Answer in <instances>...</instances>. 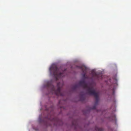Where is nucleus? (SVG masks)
Returning <instances> with one entry per match:
<instances>
[{
  "mask_svg": "<svg viewBox=\"0 0 131 131\" xmlns=\"http://www.w3.org/2000/svg\"><path fill=\"white\" fill-rule=\"evenodd\" d=\"M79 85L82 86L84 89H87L88 94L91 95H93L95 97V105L93 107L92 109H95L96 108V106L98 104L99 100L98 93L95 92L93 87H89L85 82L84 80L80 81L79 82Z\"/></svg>",
  "mask_w": 131,
  "mask_h": 131,
  "instance_id": "1",
  "label": "nucleus"
},
{
  "mask_svg": "<svg viewBox=\"0 0 131 131\" xmlns=\"http://www.w3.org/2000/svg\"><path fill=\"white\" fill-rule=\"evenodd\" d=\"M63 84H61L60 83H57V89L56 90V88L52 84L51 81L48 82L45 86L47 87L50 89V91L52 93H53L57 96H63L64 94L61 92V86L63 85Z\"/></svg>",
  "mask_w": 131,
  "mask_h": 131,
  "instance_id": "2",
  "label": "nucleus"
},
{
  "mask_svg": "<svg viewBox=\"0 0 131 131\" xmlns=\"http://www.w3.org/2000/svg\"><path fill=\"white\" fill-rule=\"evenodd\" d=\"M50 73L54 76L56 80H57L64 76V73L66 70L62 71L60 72V69H58L57 67L55 65L52 66L49 69Z\"/></svg>",
  "mask_w": 131,
  "mask_h": 131,
  "instance_id": "3",
  "label": "nucleus"
},
{
  "mask_svg": "<svg viewBox=\"0 0 131 131\" xmlns=\"http://www.w3.org/2000/svg\"><path fill=\"white\" fill-rule=\"evenodd\" d=\"M77 67L81 69L82 72L83 73L82 75L83 78L84 79L88 78V77L86 76L87 68L84 65H82L80 66H77Z\"/></svg>",
  "mask_w": 131,
  "mask_h": 131,
  "instance_id": "4",
  "label": "nucleus"
},
{
  "mask_svg": "<svg viewBox=\"0 0 131 131\" xmlns=\"http://www.w3.org/2000/svg\"><path fill=\"white\" fill-rule=\"evenodd\" d=\"M91 73L93 77H95L96 79L99 80L102 79V75L100 74L98 75L95 72L93 71H92Z\"/></svg>",
  "mask_w": 131,
  "mask_h": 131,
  "instance_id": "5",
  "label": "nucleus"
},
{
  "mask_svg": "<svg viewBox=\"0 0 131 131\" xmlns=\"http://www.w3.org/2000/svg\"><path fill=\"white\" fill-rule=\"evenodd\" d=\"M109 119L111 121H115L116 120V116L114 114H112L111 116L109 117Z\"/></svg>",
  "mask_w": 131,
  "mask_h": 131,
  "instance_id": "6",
  "label": "nucleus"
},
{
  "mask_svg": "<svg viewBox=\"0 0 131 131\" xmlns=\"http://www.w3.org/2000/svg\"><path fill=\"white\" fill-rule=\"evenodd\" d=\"M85 99V95L84 94H81L80 97V100L81 101H83Z\"/></svg>",
  "mask_w": 131,
  "mask_h": 131,
  "instance_id": "7",
  "label": "nucleus"
},
{
  "mask_svg": "<svg viewBox=\"0 0 131 131\" xmlns=\"http://www.w3.org/2000/svg\"><path fill=\"white\" fill-rule=\"evenodd\" d=\"M95 129L96 131H102L103 130V128H99L97 126L95 127Z\"/></svg>",
  "mask_w": 131,
  "mask_h": 131,
  "instance_id": "8",
  "label": "nucleus"
},
{
  "mask_svg": "<svg viewBox=\"0 0 131 131\" xmlns=\"http://www.w3.org/2000/svg\"><path fill=\"white\" fill-rule=\"evenodd\" d=\"M78 85H75L73 87V89L75 90V89L77 88L78 87Z\"/></svg>",
  "mask_w": 131,
  "mask_h": 131,
  "instance_id": "9",
  "label": "nucleus"
},
{
  "mask_svg": "<svg viewBox=\"0 0 131 131\" xmlns=\"http://www.w3.org/2000/svg\"><path fill=\"white\" fill-rule=\"evenodd\" d=\"M56 120H57V119L56 118H53L51 120V121H55Z\"/></svg>",
  "mask_w": 131,
  "mask_h": 131,
  "instance_id": "10",
  "label": "nucleus"
}]
</instances>
